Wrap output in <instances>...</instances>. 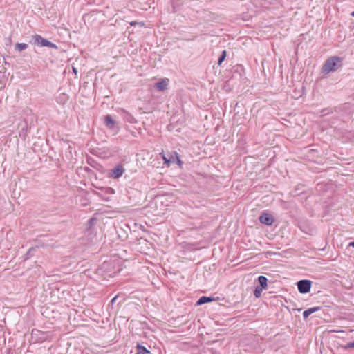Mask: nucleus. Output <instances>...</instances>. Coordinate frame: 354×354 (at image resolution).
<instances>
[{
  "label": "nucleus",
  "instance_id": "nucleus-21",
  "mask_svg": "<svg viewBox=\"0 0 354 354\" xmlns=\"http://www.w3.org/2000/svg\"><path fill=\"white\" fill-rule=\"evenodd\" d=\"M35 251V248H30L25 254V259H29L30 257L33 255L34 252Z\"/></svg>",
  "mask_w": 354,
  "mask_h": 354
},
{
  "label": "nucleus",
  "instance_id": "nucleus-7",
  "mask_svg": "<svg viewBox=\"0 0 354 354\" xmlns=\"http://www.w3.org/2000/svg\"><path fill=\"white\" fill-rule=\"evenodd\" d=\"M93 301L92 307L93 308L92 310L95 313L96 310H99L102 308L104 305L103 299L101 296H98L97 297H94L93 299H90V302Z\"/></svg>",
  "mask_w": 354,
  "mask_h": 354
},
{
  "label": "nucleus",
  "instance_id": "nucleus-14",
  "mask_svg": "<svg viewBox=\"0 0 354 354\" xmlns=\"http://www.w3.org/2000/svg\"><path fill=\"white\" fill-rule=\"evenodd\" d=\"M214 298H212L210 297L203 296L200 297L199 299L196 301V305L199 306L208 302H211L214 301Z\"/></svg>",
  "mask_w": 354,
  "mask_h": 354
},
{
  "label": "nucleus",
  "instance_id": "nucleus-18",
  "mask_svg": "<svg viewBox=\"0 0 354 354\" xmlns=\"http://www.w3.org/2000/svg\"><path fill=\"white\" fill-rule=\"evenodd\" d=\"M28 48V44L25 43H17L15 46V50L22 51Z\"/></svg>",
  "mask_w": 354,
  "mask_h": 354
},
{
  "label": "nucleus",
  "instance_id": "nucleus-30",
  "mask_svg": "<svg viewBox=\"0 0 354 354\" xmlns=\"http://www.w3.org/2000/svg\"><path fill=\"white\" fill-rule=\"evenodd\" d=\"M134 24H136V22H131V26H133V25H134Z\"/></svg>",
  "mask_w": 354,
  "mask_h": 354
},
{
  "label": "nucleus",
  "instance_id": "nucleus-11",
  "mask_svg": "<svg viewBox=\"0 0 354 354\" xmlns=\"http://www.w3.org/2000/svg\"><path fill=\"white\" fill-rule=\"evenodd\" d=\"M104 123L106 126L110 129H113L115 127V122L112 117L109 115H107L104 118Z\"/></svg>",
  "mask_w": 354,
  "mask_h": 354
},
{
  "label": "nucleus",
  "instance_id": "nucleus-9",
  "mask_svg": "<svg viewBox=\"0 0 354 354\" xmlns=\"http://www.w3.org/2000/svg\"><path fill=\"white\" fill-rule=\"evenodd\" d=\"M259 221L261 223L271 225L274 223V218L268 213H263L259 216Z\"/></svg>",
  "mask_w": 354,
  "mask_h": 354
},
{
  "label": "nucleus",
  "instance_id": "nucleus-26",
  "mask_svg": "<svg viewBox=\"0 0 354 354\" xmlns=\"http://www.w3.org/2000/svg\"><path fill=\"white\" fill-rule=\"evenodd\" d=\"M106 192L110 193V194H113V190L111 188H107L106 189Z\"/></svg>",
  "mask_w": 354,
  "mask_h": 354
},
{
  "label": "nucleus",
  "instance_id": "nucleus-32",
  "mask_svg": "<svg viewBox=\"0 0 354 354\" xmlns=\"http://www.w3.org/2000/svg\"><path fill=\"white\" fill-rule=\"evenodd\" d=\"M82 205H86V203H82Z\"/></svg>",
  "mask_w": 354,
  "mask_h": 354
},
{
  "label": "nucleus",
  "instance_id": "nucleus-24",
  "mask_svg": "<svg viewBox=\"0 0 354 354\" xmlns=\"http://www.w3.org/2000/svg\"><path fill=\"white\" fill-rule=\"evenodd\" d=\"M342 347L344 350H347V349H349V348H354V342H349V343L346 344V345L342 346Z\"/></svg>",
  "mask_w": 354,
  "mask_h": 354
},
{
  "label": "nucleus",
  "instance_id": "nucleus-31",
  "mask_svg": "<svg viewBox=\"0 0 354 354\" xmlns=\"http://www.w3.org/2000/svg\"><path fill=\"white\" fill-rule=\"evenodd\" d=\"M351 15L354 17V11L351 13Z\"/></svg>",
  "mask_w": 354,
  "mask_h": 354
},
{
  "label": "nucleus",
  "instance_id": "nucleus-23",
  "mask_svg": "<svg viewBox=\"0 0 354 354\" xmlns=\"http://www.w3.org/2000/svg\"><path fill=\"white\" fill-rule=\"evenodd\" d=\"M226 51L225 50H223L221 55V56L219 57V59H218V65H221L222 64V62L225 60V57H226Z\"/></svg>",
  "mask_w": 354,
  "mask_h": 354
},
{
  "label": "nucleus",
  "instance_id": "nucleus-13",
  "mask_svg": "<svg viewBox=\"0 0 354 354\" xmlns=\"http://www.w3.org/2000/svg\"><path fill=\"white\" fill-rule=\"evenodd\" d=\"M320 308H321L319 306H317V307L310 308L304 310L303 312V317L304 319L307 318L310 315L313 314L315 312L318 311L319 310H320Z\"/></svg>",
  "mask_w": 354,
  "mask_h": 354
},
{
  "label": "nucleus",
  "instance_id": "nucleus-16",
  "mask_svg": "<svg viewBox=\"0 0 354 354\" xmlns=\"http://www.w3.org/2000/svg\"><path fill=\"white\" fill-rule=\"evenodd\" d=\"M335 111V109H333L331 107L325 108V109H322L319 111V114H320V116L323 117V116L328 115L330 113H333Z\"/></svg>",
  "mask_w": 354,
  "mask_h": 354
},
{
  "label": "nucleus",
  "instance_id": "nucleus-27",
  "mask_svg": "<svg viewBox=\"0 0 354 354\" xmlns=\"http://www.w3.org/2000/svg\"><path fill=\"white\" fill-rule=\"evenodd\" d=\"M348 246L349 247H354V241H352V242L349 243Z\"/></svg>",
  "mask_w": 354,
  "mask_h": 354
},
{
  "label": "nucleus",
  "instance_id": "nucleus-19",
  "mask_svg": "<svg viewBox=\"0 0 354 354\" xmlns=\"http://www.w3.org/2000/svg\"><path fill=\"white\" fill-rule=\"evenodd\" d=\"M160 155L162 156V158L165 162V163H167V164H169V162H174V160H171V159H174V156H172V154H170L169 156V158H167L165 155L164 153H160Z\"/></svg>",
  "mask_w": 354,
  "mask_h": 354
},
{
  "label": "nucleus",
  "instance_id": "nucleus-20",
  "mask_svg": "<svg viewBox=\"0 0 354 354\" xmlns=\"http://www.w3.org/2000/svg\"><path fill=\"white\" fill-rule=\"evenodd\" d=\"M172 156H174V159H172L174 160V162H176L177 164L181 167L183 165V162L180 160L178 153L176 152H174V154H172Z\"/></svg>",
  "mask_w": 354,
  "mask_h": 354
},
{
  "label": "nucleus",
  "instance_id": "nucleus-12",
  "mask_svg": "<svg viewBox=\"0 0 354 354\" xmlns=\"http://www.w3.org/2000/svg\"><path fill=\"white\" fill-rule=\"evenodd\" d=\"M86 82H84V84L80 87V91L82 97L80 98V102L82 104L86 103V97L84 95V93H86L87 92V86L86 85Z\"/></svg>",
  "mask_w": 354,
  "mask_h": 354
},
{
  "label": "nucleus",
  "instance_id": "nucleus-25",
  "mask_svg": "<svg viewBox=\"0 0 354 354\" xmlns=\"http://www.w3.org/2000/svg\"><path fill=\"white\" fill-rule=\"evenodd\" d=\"M117 298H118V296H115V297H114L111 299V305H113V304L115 302V301H116Z\"/></svg>",
  "mask_w": 354,
  "mask_h": 354
},
{
  "label": "nucleus",
  "instance_id": "nucleus-8",
  "mask_svg": "<svg viewBox=\"0 0 354 354\" xmlns=\"http://www.w3.org/2000/svg\"><path fill=\"white\" fill-rule=\"evenodd\" d=\"M69 96L64 92H62L61 90H59L55 96L56 102L61 104L64 105L68 100Z\"/></svg>",
  "mask_w": 354,
  "mask_h": 354
},
{
  "label": "nucleus",
  "instance_id": "nucleus-3",
  "mask_svg": "<svg viewBox=\"0 0 354 354\" xmlns=\"http://www.w3.org/2000/svg\"><path fill=\"white\" fill-rule=\"evenodd\" d=\"M92 222L93 219H90V245L92 243L93 245H96V248L94 249L96 250L102 241L103 234L101 230L97 231L95 228L92 227Z\"/></svg>",
  "mask_w": 354,
  "mask_h": 354
},
{
  "label": "nucleus",
  "instance_id": "nucleus-15",
  "mask_svg": "<svg viewBox=\"0 0 354 354\" xmlns=\"http://www.w3.org/2000/svg\"><path fill=\"white\" fill-rule=\"evenodd\" d=\"M258 281L260 284L259 287H261L263 289H266V288L268 286V284H267L268 279L265 276H263V275L259 276L258 277Z\"/></svg>",
  "mask_w": 354,
  "mask_h": 354
},
{
  "label": "nucleus",
  "instance_id": "nucleus-2",
  "mask_svg": "<svg viewBox=\"0 0 354 354\" xmlns=\"http://www.w3.org/2000/svg\"><path fill=\"white\" fill-rule=\"evenodd\" d=\"M116 272L114 270L113 263L111 261H104L97 269L95 270V274L103 279L113 277Z\"/></svg>",
  "mask_w": 354,
  "mask_h": 354
},
{
  "label": "nucleus",
  "instance_id": "nucleus-10",
  "mask_svg": "<svg viewBox=\"0 0 354 354\" xmlns=\"http://www.w3.org/2000/svg\"><path fill=\"white\" fill-rule=\"evenodd\" d=\"M169 79H162L160 82H157L155 85V88L159 91H163L166 90L169 85Z\"/></svg>",
  "mask_w": 354,
  "mask_h": 354
},
{
  "label": "nucleus",
  "instance_id": "nucleus-4",
  "mask_svg": "<svg viewBox=\"0 0 354 354\" xmlns=\"http://www.w3.org/2000/svg\"><path fill=\"white\" fill-rule=\"evenodd\" d=\"M33 39H34L35 44L39 46L49 47V48H55V49L57 48V46L55 44L42 37L39 35H36L33 36Z\"/></svg>",
  "mask_w": 354,
  "mask_h": 354
},
{
  "label": "nucleus",
  "instance_id": "nucleus-1",
  "mask_svg": "<svg viewBox=\"0 0 354 354\" xmlns=\"http://www.w3.org/2000/svg\"><path fill=\"white\" fill-rule=\"evenodd\" d=\"M342 66V59L337 56H333L328 59L322 66V73L328 74L337 71Z\"/></svg>",
  "mask_w": 354,
  "mask_h": 354
},
{
  "label": "nucleus",
  "instance_id": "nucleus-5",
  "mask_svg": "<svg viewBox=\"0 0 354 354\" xmlns=\"http://www.w3.org/2000/svg\"><path fill=\"white\" fill-rule=\"evenodd\" d=\"M297 288L300 293L306 294L310 291L312 281L308 279H302L297 282Z\"/></svg>",
  "mask_w": 354,
  "mask_h": 354
},
{
  "label": "nucleus",
  "instance_id": "nucleus-6",
  "mask_svg": "<svg viewBox=\"0 0 354 354\" xmlns=\"http://www.w3.org/2000/svg\"><path fill=\"white\" fill-rule=\"evenodd\" d=\"M124 171L125 170L122 165H118L115 167L110 171V176L115 179L119 178L122 176Z\"/></svg>",
  "mask_w": 354,
  "mask_h": 354
},
{
  "label": "nucleus",
  "instance_id": "nucleus-17",
  "mask_svg": "<svg viewBox=\"0 0 354 354\" xmlns=\"http://www.w3.org/2000/svg\"><path fill=\"white\" fill-rule=\"evenodd\" d=\"M137 354H147L149 353V351L147 350L145 346H142L140 344L137 346Z\"/></svg>",
  "mask_w": 354,
  "mask_h": 354
},
{
  "label": "nucleus",
  "instance_id": "nucleus-29",
  "mask_svg": "<svg viewBox=\"0 0 354 354\" xmlns=\"http://www.w3.org/2000/svg\"><path fill=\"white\" fill-rule=\"evenodd\" d=\"M73 71H74L75 73H77V71H76L75 68H74V67H73Z\"/></svg>",
  "mask_w": 354,
  "mask_h": 354
},
{
  "label": "nucleus",
  "instance_id": "nucleus-22",
  "mask_svg": "<svg viewBox=\"0 0 354 354\" xmlns=\"http://www.w3.org/2000/svg\"><path fill=\"white\" fill-rule=\"evenodd\" d=\"M263 289V288H261L259 286H257L255 288V290L254 291V296L257 298H258V297H259L261 296V292H262Z\"/></svg>",
  "mask_w": 354,
  "mask_h": 354
},
{
  "label": "nucleus",
  "instance_id": "nucleus-28",
  "mask_svg": "<svg viewBox=\"0 0 354 354\" xmlns=\"http://www.w3.org/2000/svg\"><path fill=\"white\" fill-rule=\"evenodd\" d=\"M86 160L87 162H88V156L86 157Z\"/></svg>",
  "mask_w": 354,
  "mask_h": 354
}]
</instances>
